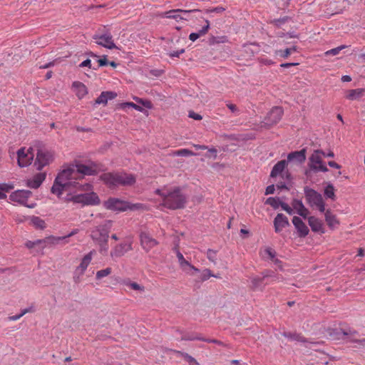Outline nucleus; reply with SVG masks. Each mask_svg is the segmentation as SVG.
Segmentation results:
<instances>
[{
	"mask_svg": "<svg viewBox=\"0 0 365 365\" xmlns=\"http://www.w3.org/2000/svg\"><path fill=\"white\" fill-rule=\"evenodd\" d=\"M155 193L162 197V205L170 210L182 209L187 202V197L179 187L157 189Z\"/></svg>",
	"mask_w": 365,
	"mask_h": 365,
	"instance_id": "f257e3e1",
	"label": "nucleus"
},
{
	"mask_svg": "<svg viewBox=\"0 0 365 365\" xmlns=\"http://www.w3.org/2000/svg\"><path fill=\"white\" fill-rule=\"evenodd\" d=\"M101 180L110 188L130 186L135 182V178L132 174L125 173H106L101 175Z\"/></svg>",
	"mask_w": 365,
	"mask_h": 365,
	"instance_id": "f03ea898",
	"label": "nucleus"
},
{
	"mask_svg": "<svg viewBox=\"0 0 365 365\" xmlns=\"http://www.w3.org/2000/svg\"><path fill=\"white\" fill-rule=\"evenodd\" d=\"M77 178L75 165L72 164L62 170L56 176L51 191L58 197L62 194L63 189L68 185V180Z\"/></svg>",
	"mask_w": 365,
	"mask_h": 365,
	"instance_id": "7ed1b4c3",
	"label": "nucleus"
},
{
	"mask_svg": "<svg viewBox=\"0 0 365 365\" xmlns=\"http://www.w3.org/2000/svg\"><path fill=\"white\" fill-rule=\"evenodd\" d=\"M111 220H105L102 224L93 227L91 230V238L94 242L108 240L109 232L112 227Z\"/></svg>",
	"mask_w": 365,
	"mask_h": 365,
	"instance_id": "20e7f679",
	"label": "nucleus"
},
{
	"mask_svg": "<svg viewBox=\"0 0 365 365\" xmlns=\"http://www.w3.org/2000/svg\"><path fill=\"white\" fill-rule=\"evenodd\" d=\"M66 200L72 201L74 203H81L83 205H98L101 202L100 198L94 192L75 195H69L66 198Z\"/></svg>",
	"mask_w": 365,
	"mask_h": 365,
	"instance_id": "39448f33",
	"label": "nucleus"
},
{
	"mask_svg": "<svg viewBox=\"0 0 365 365\" xmlns=\"http://www.w3.org/2000/svg\"><path fill=\"white\" fill-rule=\"evenodd\" d=\"M53 160V153L48 150L38 149L36 153L34 166L37 170H41L45 166L48 165Z\"/></svg>",
	"mask_w": 365,
	"mask_h": 365,
	"instance_id": "423d86ee",
	"label": "nucleus"
},
{
	"mask_svg": "<svg viewBox=\"0 0 365 365\" xmlns=\"http://www.w3.org/2000/svg\"><path fill=\"white\" fill-rule=\"evenodd\" d=\"M322 155H325V153L322 150H316L314 153L309 157V167L310 170L314 173L317 172H327L329 170L326 165L322 163Z\"/></svg>",
	"mask_w": 365,
	"mask_h": 365,
	"instance_id": "0eeeda50",
	"label": "nucleus"
},
{
	"mask_svg": "<svg viewBox=\"0 0 365 365\" xmlns=\"http://www.w3.org/2000/svg\"><path fill=\"white\" fill-rule=\"evenodd\" d=\"M31 195L32 192L30 190H18L15 192H13L9 195V199L11 201L19 202V204L23 205L27 207L34 208L36 205L35 203H28L29 198L31 196Z\"/></svg>",
	"mask_w": 365,
	"mask_h": 365,
	"instance_id": "6e6552de",
	"label": "nucleus"
},
{
	"mask_svg": "<svg viewBox=\"0 0 365 365\" xmlns=\"http://www.w3.org/2000/svg\"><path fill=\"white\" fill-rule=\"evenodd\" d=\"M283 113L284 110L282 107H273L264 118L263 121L264 124L267 127H271L277 124L282 119Z\"/></svg>",
	"mask_w": 365,
	"mask_h": 365,
	"instance_id": "1a4fd4ad",
	"label": "nucleus"
},
{
	"mask_svg": "<svg viewBox=\"0 0 365 365\" xmlns=\"http://www.w3.org/2000/svg\"><path fill=\"white\" fill-rule=\"evenodd\" d=\"M199 9H191V10H183V9H173L168 11H165L160 14L163 18L175 19L176 21L180 20L187 21V19L180 14L184 15L190 14V13L199 12Z\"/></svg>",
	"mask_w": 365,
	"mask_h": 365,
	"instance_id": "9d476101",
	"label": "nucleus"
},
{
	"mask_svg": "<svg viewBox=\"0 0 365 365\" xmlns=\"http://www.w3.org/2000/svg\"><path fill=\"white\" fill-rule=\"evenodd\" d=\"M358 335V332L355 330L349 329L347 330H344L340 329L339 330H332L329 333V336L332 337L334 339H344V336H347L348 341L350 342L357 343L358 339L356 338V336Z\"/></svg>",
	"mask_w": 365,
	"mask_h": 365,
	"instance_id": "9b49d317",
	"label": "nucleus"
},
{
	"mask_svg": "<svg viewBox=\"0 0 365 365\" xmlns=\"http://www.w3.org/2000/svg\"><path fill=\"white\" fill-rule=\"evenodd\" d=\"M32 148L28 149L21 148L17 152V161L20 167L24 168L29 165L34 158V154L31 152Z\"/></svg>",
	"mask_w": 365,
	"mask_h": 365,
	"instance_id": "f8f14e48",
	"label": "nucleus"
},
{
	"mask_svg": "<svg viewBox=\"0 0 365 365\" xmlns=\"http://www.w3.org/2000/svg\"><path fill=\"white\" fill-rule=\"evenodd\" d=\"M304 192L307 201L311 207H314L324 200L322 195L314 189L305 187L304 188Z\"/></svg>",
	"mask_w": 365,
	"mask_h": 365,
	"instance_id": "ddd939ff",
	"label": "nucleus"
},
{
	"mask_svg": "<svg viewBox=\"0 0 365 365\" xmlns=\"http://www.w3.org/2000/svg\"><path fill=\"white\" fill-rule=\"evenodd\" d=\"M93 38L96 40V43L108 49L116 48L113 42V36L110 33H105L101 35L96 34L93 36Z\"/></svg>",
	"mask_w": 365,
	"mask_h": 365,
	"instance_id": "4468645a",
	"label": "nucleus"
},
{
	"mask_svg": "<svg viewBox=\"0 0 365 365\" xmlns=\"http://www.w3.org/2000/svg\"><path fill=\"white\" fill-rule=\"evenodd\" d=\"M105 207L111 210L125 211L128 210V202L118 198H109L105 202Z\"/></svg>",
	"mask_w": 365,
	"mask_h": 365,
	"instance_id": "2eb2a0df",
	"label": "nucleus"
},
{
	"mask_svg": "<svg viewBox=\"0 0 365 365\" xmlns=\"http://www.w3.org/2000/svg\"><path fill=\"white\" fill-rule=\"evenodd\" d=\"M140 244L143 248L149 252L152 248L158 245V241L153 238L150 235L146 232H141L140 234Z\"/></svg>",
	"mask_w": 365,
	"mask_h": 365,
	"instance_id": "dca6fc26",
	"label": "nucleus"
},
{
	"mask_svg": "<svg viewBox=\"0 0 365 365\" xmlns=\"http://www.w3.org/2000/svg\"><path fill=\"white\" fill-rule=\"evenodd\" d=\"M76 175H95L98 173L97 166L94 164L86 165L81 163L75 165Z\"/></svg>",
	"mask_w": 365,
	"mask_h": 365,
	"instance_id": "f3484780",
	"label": "nucleus"
},
{
	"mask_svg": "<svg viewBox=\"0 0 365 365\" xmlns=\"http://www.w3.org/2000/svg\"><path fill=\"white\" fill-rule=\"evenodd\" d=\"M131 250L132 246L130 243L125 242L116 245L110 252V257L113 259L120 257Z\"/></svg>",
	"mask_w": 365,
	"mask_h": 365,
	"instance_id": "a211bd4d",
	"label": "nucleus"
},
{
	"mask_svg": "<svg viewBox=\"0 0 365 365\" xmlns=\"http://www.w3.org/2000/svg\"><path fill=\"white\" fill-rule=\"evenodd\" d=\"M292 223L296 228L297 235L299 237H305L308 235L309 230L300 217L294 216L292 218Z\"/></svg>",
	"mask_w": 365,
	"mask_h": 365,
	"instance_id": "6ab92c4d",
	"label": "nucleus"
},
{
	"mask_svg": "<svg viewBox=\"0 0 365 365\" xmlns=\"http://www.w3.org/2000/svg\"><path fill=\"white\" fill-rule=\"evenodd\" d=\"M273 222L277 233L280 232L284 228L290 225L288 218L282 213L277 214Z\"/></svg>",
	"mask_w": 365,
	"mask_h": 365,
	"instance_id": "aec40b11",
	"label": "nucleus"
},
{
	"mask_svg": "<svg viewBox=\"0 0 365 365\" xmlns=\"http://www.w3.org/2000/svg\"><path fill=\"white\" fill-rule=\"evenodd\" d=\"M96 253V250H93L90 251L88 254H86L83 259H81V262L80 264L76 267L77 273H79L80 274H83L85 271L86 270L87 267L90 264L93 256Z\"/></svg>",
	"mask_w": 365,
	"mask_h": 365,
	"instance_id": "412c9836",
	"label": "nucleus"
},
{
	"mask_svg": "<svg viewBox=\"0 0 365 365\" xmlns=\"http://www.w3.org/2000/svg\"><path fill=\"white\" fill-rule=\"evenodd\" d=\"M46 176V173L45 172L38 173L34 175L32 178L27 180L26 185L30 188L36 189L39 187L45 180Z\"/></svg>",
	"mask_w": 365,
	"mask_h": 365,
	"instance_id": "4be33fe9",
	"label": "nucleus"
},
{
	"mask_svg": "<svg viewBox=\"0 0 365 365\" xmlns=\"http://www.w3.org/2000/svg\"><path fill=\"white\" fill-rule=\"evenodd\" d=\"M306 160V149L303 148L299 151L291 152L287 155L288 162H296L302 164Z\"/></svg>",
	"mask_w": 365,
	"mask_h": 365,
	"instance_id": "5701e85b",
	"label": "nucleus"
},
{
	"mask_svg": "<svg viewBox=\"0 0 365 365\" xmlns=\"http://www.w3.org/2000/svg\"><path fill=\"white\" fill-rule=\"evenodd\" d=\"M308 223L313 232L324 233L323 223L319 219L311 216L308 218Z\"/></svg>",
	"mask_w": 365,
	"mask_h": 365,
	"instance_id": "b1692460",
	"label": "nucleus"
},
{
	"mask_svg": "<svg viewBox=\"0 0 365 365\" xmlns=\"http://www.w3.org/2000/svg\"><path fill=\"white\" fill-rule=\"evenodd\" d=\"M287 165V161L286 160H282L277 162L274 167L270 173L271 178H276L277 175L283 174V171Z\"/></svg>",
	"mask_w": 365,
	"mask_h": 365,
	"instance_id": "393cba45",
	"label": "nucleus"
},
{
	"mask_svg": "<svg viewBox=\"0 0 365 365\" xmlns=\"http://www.w3.org/2000/svg\"><path fill=\"white\" fill-rule=\"evenodd\" d=\"M292 205L293 208L297 210L299 215L302 216L304 219L307 218V215L309 214V210L304 207L301 200L294 199L292 201Z\"/></svg>",
	"mask_w": 365,
	"mask_h": 365,
	"instance_id": "a878e982",
	"label": "nucleus"
},
{
	"mask_svg": "<svg viewBox=\"0 0 365 365\" xmlns=\"http://www.w3.org/2000/svg\"><path fill=\"white\" fill-rule=\"evenodd\" d=\"M66 239V237H54V236H49L48 237H46L44 239H42L43 245L41 246V249L39 250V252H43V250L47 246V245H57L59 243L60 241Z\"/></svg>",
	"mask_w": 365,
	"mask_h": 365,
	"instance_id": "bb28decb",
	"label": "nucleus"
},
{
	"mask_svg": "<svg viewBox=\"0 0 365 365\" xmlns=\"http://www.w3.org/2000/svg\"><path fill=\"white\" fill-rule=\"evenodd\" d=\"M177 257L178 262L180 263V267L183 269L184 271L187 272L186 267H189L190 269L193 270L195 272H199V269L195 267L191 264H190L183 257L182 254L178 251L177 252Z\"/></svg>",
	"mask_w": 365,
	"mask_h": 365,
	"instance_id": "cd10ccee",
	"label": "nucleus"
},
{
	"mask_svg": "<svg viewBox=\"0 0 365 365\" xmlns=\"http://www.w3.org/2000/svg\"><path fill=\"white\" fill-rule=\"evenodd\" d=\"M73 87L79 98H83L88 93L87 88L83 83L75 81L73 83Z\"/></svg>",
	"mask_w": 365,
	"mask_h": 365,
	"instance_id": "c85d7f7f",
	"label": "nucleus"
},
{
	"mask_svg": "<svg viewBox=\"0 0 365 365\" xmlns=\"http://www.w3.org/2000/svg\"><path fill=\"white\" fill-rule=\"evenodd\" d=\"M264 287V279L262 277L255 276L251 278L250 288L252 290H262Z\"/></svg>",
	"mask_w": 365,
	"mask_h": 365,
	"instance_id": "c756f323",
	"label": "nucleus"
},
{
	"mask_svg": "<svg viewBox=\"0 0 365 365\" xmlns=\"http://www.w3.org/2000/svg\"><path fill=\"white\" fill-rule=\"evenodd\" d=\"M364 93V89L356 88L347 91L346 98L351 101L360 99Z\"/></svg>",
	"mask_w": 365,
	"mask_h": 365,
	"instance_id": "7c9ffc66",
	"label": "nucleus"
},
{
	"mask_svg": "<svg viewBox=\"0 0 365 365\" xmlns=\"http://www.w3.org/2000/svg\"><path fill=\"white\" fill-rule=\"evenodd\" d=\"M325 220L328 226L331 229H334L339 225V221L336 216L329 210L325 212Z\"/></svg>",
	"mask_w": 365,
	"mask_h": 365,
	"instance_id": "2f4dec72",
	"label": "nucleus"
},
{
	"mask_svg": "<svg viewBox=\"0 0 365 365\" xmlns=\"http://www.w3.org/2000/svg\"><path fill=\"white\" fill-rule=\"evenodd\" d=\"M206 25H205L198 33H191L189 36V39L192 41H196L200 36L206 34L210 28V22L208 20H205Z\"/></svg>",
	"mask_w": 365,
	"mask_h": 365,
	"instance_id": "473e14b6",
	"label": "nucleus"
},
{
	"mask_svg": "<svg viewBox=\"0 0 365 365\" xmlns=\"http://www.w3.org/2000/svg\"><path fill=\"white\" fill-rule=\"evenodd\" d=\"M282 335L292 340L301 341V342H306L307 339L300 334L297 333H292V332H283Z\"/></svg>",
	"mask_w": 365,
	"mask_h": 365,
	"instance_id": "72a5a7b5",
	"label": "nucleus"
},
{
	"mask_svg": "<svg viewBox=\"0 0 365 365\" xmlns=\"http://www.w3.org/2000/svg\"><path fill=\"white\" fill-rule=\"evenodd\" d=\"M34 312V309L33 307H29L28 308L24 309L21 311V313L16 315L10 316L9 317V320L10 321H16L19 319L21 317H22L24 315H25L27 313H31Z\"/></svg>",
	"mask_w": 365,
	"mask_h": 365,
	"instance_id": "f704fd0d",
	"label": "nucleus"
},
{
	"mask_svg": "<svg viewBox=\"0 0 365 365\" xmlns=\"http://www.w3.org/2000/svg\"><path fill=\"white\" fill-rule=\"evenodd\" d=\"M43 245L42 240H36L35 241H28L26 242V247L29 249H33L36 247H38L36 250V252H40L39 250L41 249Z\"/></svg>",
	"mask_w": 365,
	"mask_h": 365,
	"instance_id": "c9c22d12",
	"label": "nucleus"
},
{
	"mask_svg": "<svg viewBox=\"0 0 365 365\" xmlns=\"http://www.w3.org/2000/svg\"><path fill=\"white\" fill-rule=\"evenodd\" d=\"M297 51V46H292L291 48H287L284 50H279L276 52L277 54L279 55L281 57L284 58H287L292 53Z\"/></svg>",
	"mask_w": 365,
	"mask_h": 365,
	"instance_id": "e433bc0d",
	"label": "nucleus"
},
{
	"mask_svg": "<svg viewBox=\"0 0 365 365\" xmlns=\"http://www.w3.org/2000/svg\"><path fill=\"white\" fill-rule=\"evenodd\" d=\"M281 202L279 198L270 197L267 199L265 203L269 205L274 209H277L280 206Z\"/></svg>",
	"mask_w": 365,
	"mask_h": 365,
	"instance_id": "4c0bfd02",
	"label": "nucleus"
},
{
	"mask_svg": "<svg viewBox=\"0 0 365 365\" xmlns=\"http://www.w3.org/2000/svg\"><path fill=\"white\" fill-rule=\"evenodd\" d=\"M33 225L39 229H44L46 227V223L44 220L41 219L38 217H34L31 220Z\"/></svg>",
	"mask_w": 365,
	"mask_h": 365,
	"instance_id": "58836bf2",
	"label": "nucleus"
},
{
	"mask_svg": "<svg viewBox=\"0 0 365 365\" xmlns=\"http://www.w3.org/2000/svg\"><path fill=\"white\" fill-rule=\"evenodd\" d=\"M324 195L332 200H334L335 194H334V188L331 184H329L324 189Z\"/></svg>",
	"mask_w": 365,
	"mask_h": 365,
	"instance_id": "ea45409f",
	"label": "nucleus"
},
{
	"mask_svg": "<svg viewBox=\"0 0 365 365\" xmlns=\"http://www.w3.org/2000/svg\"><path fill=\"white\" fill-rule=\"evenodd\" d=\"M108 240L96 242L99 246V252L101 254H106L108 251Z\"/></svg>",
	"mask_w": 365,
	"mask_h": 365,
	"instance_id": "a19ab883",
	"label": "nucleus"
},
{
	"mask_svg": "<svg viewBox=\"0 0 365 365\" xmlns=\"http://www.w3.org/2000/svg\"><path fill=\"white\" fill-rule=\"evenodd\" d=\"M112 272L111 268L107 267L104 269L99 270L96 272V277L97 279H101L103 277H105L109 275Z\"/></svg>",
	"mask_w": 365,
	"mask_h": 365,
	"instance_id": "79ce46f5",
	"label": "nucleus"
},
{
	"mask_svg": "<svg viewBox=\"0 0 365 365\" xmlns=\"http://www.w3.org/2000/svg\"><path fill=\"white\" fill-rule=\"evenodd\" d=\"M175 155L178 156H193L195 155L192 150L188 149H180L175 152Z\"/></svg>",
	"mask_w": 365,
	"mask_h": 365,
	"instance_id": "37998d69",
	"label": "nucleus"
},
{
	"mask_svg": "<svg viewBox=\"0 0 365 365\" xmlns=\"http://www.w3.org/2000/svg\"><path fill=\"white\" fill-rule=\"evenodd\" d=\"M346 46L342 45V46H338V47H336V48H334L330 49V50H329V51H326V52L324 53V55H325L326 56H329V55L336 56V55L339 54V52H340L342 49H344V48H346Z\"/></svg>",
	"mask_w": 365,
	"mask_h": 365,
	"instance_id": "c03bdc74",
	"label": "nucleus"
},
{
	"mask_svg": "<svg viewBox=\"0 0 365 365\" xmlns=\"http://www.w3.org/2000/svg\"><path fill=\"white\" fill-rule=\"evenodd\" d=\"M120 107L123 109L126 108H133L138 111H142L143 110L142 107H140V106H138L132 102L121 103Z\"/></svg>",
	"mask_w": 365,
	"mask_h": 365,
	"instance_id": "a18cd8bd",
	"label": "nucleus"
},
{
	"mask_svg": "<svg viewBox=\"0 0 365 365\" xmlns=\"http://www.w3.org/2000/svg\"><path fill=\"white\" fill-rule=\"evenodd\" d=\"M212 276H214V274H212L211 271L209 269H205L202 271L200 279L202 282H204L207 280Z\"/></svg>",
	"mask_w": 365,
	"mask_h": 365,
	"instance_id": "49530a36",
	"label": "nucleus"
},
{
	"mask_svg": "<svg viewBox=\"0 0 365 365\" xmlns=\"http://www.w3.org/2000/svg\"><path fill=\"white\" fill-rule=\"evenodd\" d=\"M177 354L181 356L182 357L184 358V359L187 361L188 363H190V361H192V360L195 359L194 357H192V356L189 355L187 353H185V352H182V351H174Z\"/></svg>",
	"mask_w": 365,
	"mask_h": 365,
	"instance_id": "de8ad7c7",
	"label": "nucleus"
},
{
	"mask_svg": "<svg viewBox=\"0 0 365 365\" xmlns=\"http://www.w3.org/2000/svg\"><path fill=\"white\" fill-rule=\"evenodd\" d=\"M107 102H108V101L106 97L105 91L102 92L101 93V95L96 100V104H106Z\"/></svg>",
	"mask_w": 365,
	"mask_h": 365,
	"instance_id": "09e8293b",
	"label": "nucleus"
},
{
	"mask_svg": "<svg viewBox=\"0 0 365 365\" xmlns=\"http://www.w3.org/2000/svg\"><path fill=\"white\" fill-rule=\"evenodd\" d=\"M14 188V185L12 184H0V192L4 193L5 192H9L11 190Z\"/></svg>",
	"mask_w": 365,
	"mask_h": 365,
	"instance_id": "8fccbe9b",
	"label": "nucleus"
},
{
	"mask_svg": "<svg viewBox=\"0 0 365 365\" xmlns=\"http://www.w3.org/2000/svg\"><path fill=\"white\" fill-rule=\"evenodd\" d=\"M207 257L210 261L215 263L216 252L215 250L209 249L207 252Z\"/></svg>",
	"mask_w": 365,
	"mask_h": 365,
	"instance_id": "3c124183",
	"label": "nucleus"
},
{
	"mask_svg": "<svg viewBox=\"0 0 365 365\" xmlns=\"http://www.w3.org/2000/svg\"><path fill=\"white\" fill-rule=\"evenodd\" d=\"M98 65L97 68H93V69L96 70L99 67L108 66V61L106 58V56H103L101 58L98 59Z\"/></svg>",
	"mask_w": 365,
	"mask_h": 365,
	"instance_id": "603ef678",
	"label": "nucleus"
},
{
	"mask_svg": "<svg viewBox=\"0 0 365 365\" xmlns=\"http://www.w3.org/2000/svg\"><path fill=\"white\" fill-rule=\"evenodd\" d=\"M264 253L267 255L270 260H272L276 257V252L270 247L266 248L264 250Z\"/></svg>",
	"mask_w": 365,
	"mask_h": 365,
	"instance_id": "864d4df0",
	"label": "nucleus"
},
{
	"mask_svg": "<svg viewBox=\"0 0 365 365\" xmlns=\"http://www.w3.org/2000/svg\"><path fill=\"white\" fill-rule=\"evenodd\" d=\"M128 286L134 290L144 291V287L140 286L136 282H129Z\"/></svg>",
	"mask_w": 365,
	"mask_h": 365,
	"instance_id": "5fc2aeb1",
	"label": "nucleus"
},
{
	"mask_svg": "<svg viewBox=\"0 0 365 365\" xmlns=\"http://www.w3.org/2000/svg\"><path fill=\"white\" fill-rule=\"evenodd\" d=\"M188 116L191 118H193L197 120H202V117L201 115L195 113L194 111L191 110L189 112Z\"/></svg>",
	"mask_w": 365,
	"mask_h": 365,
	"instance_id": "6e6d98bb",
	"label": "nucleus"
},
{
	"mask_svg": "<svg viewBox=\"0 0 365 365\" xmlns=\"http://www.w3.org/2000/svg\"><path fill=\"white\" fill-rule=\"evenodd\" d=\"M107 101L114 99L117 96V93L113 91H105Z\"/></svg>",
	"mask_w": 365,
	"mask_h": 365,
	"instance_id": "4d7b16f0",
	"label": "nucleus"
},
{
	"mask_svg": "<svg viewBox=\"0 0 365 365\" xmlns=\"http://www.w3.org/2000/svg\"><path fill=\"white\" fill-rule=\"evenodd\" d=\"M262 278L264 280L265 278L267 277H273L274 276V272L272 271V270H269V269H267V270H264L262 273Z\"/></svg>",
	"mask_w": 365,
	"mask_h": 365,
	"instance_id": "13d9d810",
	"label": "nucleus"
},
{
	"mask_svg": "<svg viewBox=\"0 0 365 365\" xmlns=\"http://www.w3.org/2000/svg\"><path fill=\"white\" fill-rule=\"evenodd\" d=\"M142 206L143 205L140 203L130 204L128 202V209L131 210L140 209V207H142Z\"/></svg>",
	"mask_w": 365,
	"mask_h": 365,
	"instance_id": "bf43d9fd",
	"label": "nucleus"
},
{
	"mask_svg": "<svg viewBox=\"0 0 365 365\" xmlns=\"http://www.w3.org/2000/svg\"><path fill=\"white\" fill-rule=\"evenodd\" d=\"M184 52H185V49L182 48L180 51H173V52L170 53V56L178 58L180 56V55L183 53Z\"/></svg>",
	"mask_w": 365,
	"mask_h": 365,
	"instance_id": "052dcab7",
	"label": "nucleus"
},
{
	"mask_svg": "<svg viewBox=\"0 0 365 365\" xmlns=\"http://www.w3.org/2000/svg\"><path fill=\"white\" fill-rule=\"evenodd\" d=\"M274 190L275 189H274V185H270L267 186L266 188V190H265V195L273 194L274 192Z\"/></svg>",
	"mask_w": 365,
	"mask_h": 365,
	"instance_id": "680f3d73",
	"label": "nucleus"
},
{
	"mask_svg": "<svg viewBox=\"0 0 365 365\" xmlns=\"http://www.w3.org/2000/svg\"><path fill=\"white\" fill-rule=\"evenodd\" d=\"M80 67H89V68H91V60L90 59H86L85 61H83L80 65H79Z\"/></svg>",
	"mask_w": 365,
	"mask_h": 365,
	"instance_id": "e2e57ef3",
	"label": "nucleus"
},
{
	"mask_svg": "<svg viewBox=\"0 0 365 365\" xmlns=\"http://www.w3.org/2000/svg\"><path fill=\"white\" fill-rule=\"evenodd\" d=\"M315 207H317L321 212H325V204L324 200L322 201L321 203H319V205H315Z\"/></svg>",
	"mask_w": 365,
	"mask_h": 365,
	"instance_id": "0e129e2a",
	"label": "nucleus"
},
{
	"mask_svg": "<svg viewBox=\"0 0 365 365\" xmlns=\"http://www.w3.org/2000/svg\"><path fill=\"white\" fill-rule=\"evenodd\" d=\"M83 274H80L79 273H77V271L76 269L75 270L74 272V275H73V280L76 283H78L80 282L81 281V277L82 276Z\"/></svg>",
	"mask_w": 365,
	"mask_h": 365,
	"instance_id": "69168bd1",
	"label": "nucleus"
},
{
	"mask_svg": "<svg viewBox=\"0 0 365 365\" xmlns=\"http://www.w3.org/2000/svg\"><path fill=\"white\" fill-rule=\"evenodd\" d=\"M227 106L232 113H235V112L238 111V109L235 104L229 103H227Z\"/></svg>",
	"mask_w": 365,
	"mask_h": 365,
	"instance_id": "338daca9",
	"label": "nucleus"
},
{
	"mask_svg": "<svg viewBox=\"0 0 365 365\" xmlns=\"http://www.w3.org/2000/svg\"><path fill=\"white\" fill-rule=\"evenodd\" d=\"M277 187L279 190H289L288 187L283 182H279L277 184Z\"/></svg>",
	"mask_w": 365,
	"mask_h": 365,
	"instance_id": "774afa93",
	"label": "nucleus"
}]
</instances>
